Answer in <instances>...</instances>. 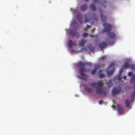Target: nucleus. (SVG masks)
Instances as JSON below:
<instances>
[{
    "label": "nucleus",
    "instance_id": "obj_10",
    "mask_svg": "<svg viewBox=\"0 0 135 135\" xmlns=\"http://www.w3.org/2000/svg\"><path fill=\"white\" fill-rule=\"evenodd\" d=\"M88 8V6L87 4H84L80 7V9L81 11H86Z\"/></svg>",
    "mask_w": 135,
    "mask_h": 135
},
{
    "label": "nucleus",
    "instance_id": "obj_11",
    "mask_svg": "<svg viewBox=\"0 0 135 135\" xmlns=\"http://www.w3.org/2000/svg\"><path fill=\"white\" fill-rule=\"evenodd\" d=\"M99 9L100 12V16L103 22H105L106 21V17L104 15L102 14V11L101 10V8H100Z\"/></svg>",
    "mask_w": 135,
    "mask_h": 135
},
{
    "label": "nucleus",
    "instance_id": "obj_5",
    "mask_svg": "<svg viewBox=\"0 0 135 135\" xmlns=\"http://www.w3.org/2000/svg\"><path fill=\"white\" fill-rule=\"evenodd\" d=\"M121 88L120 86L114 88L112 91L113 95H115L120 93L121 92Z\"/></svg>",
    "mask_w": 135,
    "mask_h": 135
},
{
    "label": "nucleus",
    "instance_id": "obj_40",
    "mask_svg": "<svg viewBox=\"0 0 135 135\" xmlns=\"http://www.w3.org/2000/svg\"><path fill=\"white\" fill-rule=\"evenodd\" d=\"M93 35H91V37H93Z\"/></svg>",
    "mask_w": 135,
    "mask_h": 135
},
{
    "label": "nucleus",
    "instance_id": "obj_22",
    "mask_svg": "<svg viewBox=\"0 0 135 135\" xmlns=\"http://www.w3.org/2000/svg\"><path fill=\"white\" fill-rule=\"evenodd\" d=\"M107 86L109 88L112 86V81L111 80H110L108 82H107Z\"/></svg>",
    "mask_w": 135,
    "mask_h": 135
},
{
    "label": "nucleus",
    "instance_id": "obj_32",
    "mask_svg": "<svg viewBox=\"0 0 135 135\" xmlns=\"http://www.w3.org/2000/svg\"><path fill=\"white\" fill-rule=\"evenodd\" d=\"M86 50L85 47H84L81 50V51L82 52H85V51Z\"/></svg>",
    "mask_w": 135,
    "mask_h": 135
},
{
    "label": "nucleus",
    "instance_id": "obj_19",
    "mask_svg": "<svg viewBox=\"0 0 135 135\" xmlns=\"http://www.w3.org/2000/svg\"><path fill=\"white\" fill-rule=\"evenodd\" d=\"M115 65L113 63H110L108 67V69H112V70H114V69Z\"/></svg>",
    "mask_w": 135,
    "mask_h": 135
},
{
    "label": "nucleus",
    "instance_id": "obj_26",
    "mask_svg": "<svg viewBox=\"0 0 135 135\" xmlns=\"http://www.w3.org/2000/svg\"><path fill=\"white\" fill-rule=\"evenodd\" d=\"M135 97V92H134V91L133 93L132 94L131 97V98L132 99V98H133L134 97Z\"/></svg>",
    "mask_w": 135,
    "mask_h": 135
},
{
    "label": "nucleus",
    "instance_id": "obj_29",
    "mask_svg": "<svg viewBox=\"0 0 135 135\" xmlns=\"http://www.w3.org/2000/svg\"><path fill=\"white\" fill-rule=\"evenodd\" d=\"M93 2L95 4H97L98 3H99V2L98 0H93Z\"/></svg>",
    "mask_w": 135,
    "mask_h": 135
},
{
    "label": "nucleus",
    "instance_id": "obj_4",
    "mask_svg": "<svg viewBox=\"0 0 135 135\" xmlns=\"http://www.w3.org/2000/svg\"><path fill=\"white\" fill-rule=\"evenodd\" d=\"M104 26V29L103 31L104 32H107L110 31L112 29V25L106 23H104L103 24Z\"/></svg>",
    "mask_w": 135,
    "mask_h": 135
},
{
    "label": "nucleus",
    "instance_id": "obj_25",
    "mask_svg": "<svg viewBox=\"0 0 135 135\" xmlns=\"http://www.w3.org/2000/svg\"><path fill=\"white\" fill-rule=\"evenodd\" d=\"M114 70H111L109 71L108 73V75L109 76H110L112 75L114 72Z\"/></svg>",
    "mask_w": 135,
    "mask_h": 135
},
{
    "label": "nucleus",
    "instance_id": "obj_28",
    "mask_svg": "<svg viewBox=\"0 0 135 135\" xmlns=\"http://www.w3.org/2000/svg\"><path fill=\"white\" fill-rule=\"evenodd\" d=\"M88 33L86 32H84L83 33V37H86L88 35Z\"/></svg>",
    "mask_w": 135,
    "mask_h": 135
},
{
    "label": "nucleus",
    "instance_id": "obj_30",
    "mask_svg": "<svg viewBox=\"0 0 135 135\" xmlns=\"http://www.w3.org/2000/svg\"><path fill=\"white\" fill-rule=\"evenodd\" d=\"M133 74V73L131 72H129L128 74V75L129 76H131Z\"/></svg>",
    "mask_w": 135,
    "mask_h": 135
},
{
    "label": "nucleus",
    "instance_id": "obj_21",
    "mask_svg": "<svg viewBox=\"0 0 135 135\" xmlns=\"http://www.w3.org/2000/svg\"><path fill=\"white\" fill-rule=\"evenodd\" d=\"M87 92L90 93L93 91V90L88 87H86L84 89Z\"/></svg>",
    "mask_w": 135,
    "mask_h": 135
},
{
    "label": "nucleus",
    "instance_id": "obj_37",
    "mask_svg": "<svg viewBox=\"0 0 135 135\" xmlns=\"http://www.w3.org/2000/svg\"><path fill=\"white\" fill-rule=\"evenodd\" d=\"M134 92H135V85H134Z\"/></svg>",
    "mask_w": 135,
    "mask_h": 135
},
{
    "label": "nucleus",
    "instance_id": "obj_13",
    "mask_svg": "<svg viewBox=\"0 0 135 135\" xmlns=\"http://www.w3.org/2000/svg\"><path fill=\"white\" fill-rule=\"evenodd\" d=\"M98 76L101 79L105 77V74L103 70H100L99 71Z\"/></svg>",
    "mask_w": 135,
    "mask_h": 135
},
{
    "label": "nucleus",
    "instance_id": "obj_41",
    "mask_svg": "<svg viewBox=\"0 0 135 135\" xmlns=\"http://www.w3.org/2000/svg\"><path fill=\"white\" fill-rule=\"evenodd\" d=\"M103 8H104V6H103Z\"/></svg>",
    "mask_w": 135,
    "mask_h": 135
},
{
    "label": "nucleus",
    "instance_id": "obj_34",
    "mask_svg": "<svg viewBox=\"0 0 135 135\" xmlns=\"http://www.w3.org/2000/svg\"><path fill=\"white\" fill-rule=\"evenodd\" d=\"M98 102L99 104H102L103 102V101L102 100H100L98 101Z\"/></svg>",
    "mask_w": 135,
    "mask_h": 135
},
{
    "label": "nucleus",
    "instance_id": "obj_2",
    "mask_svg": "<svg viewBox=\"0 0 135 135\" xmlns=\"http://www.w3.org/2000/svg\"><path fill=\"white\" fill-rule=\"evenodd\" d=\"M107 35L108 37L106 39V41L110 44H113L116 38V35L113 32L109 31L107 32Z\"/></svg>",
    "mask_w": 135,
    "mask_h": 135
},
{
    "label": "nucleus",
    "instance_id": "obj_14",
    "mask_svg": "<svg viewBox=\"0 0 135 135\" xmlns=\"http://www.w3.org/2000/svg\"><path fill=\"white\" fill-rule=\"evenodd\" d=\"M107 43L105 42H101L100 45V47L101 49H103L106 47L107 46Z\"/></svg>",
    "mask_w": 135,
    "mask_h": 135
},
{
    "label": "nucleus",
    "instance_id": "obj_8",
    "mask_svg": "<svg viewBox=\"0 0 135 135\" xmlns=\"http://www.w3.org/2000/svg\"><path fill=\"white\" fill-rule=\"evenodd\" d=\"M124 107H123L122 105H119L117 106V108L119 113L120 114H122L124 113Z\"/></svg>",
    "mask_w": 135,
    "mask_h": 135
},
{
    "label": "nucleus",
    "instance_id": "obj_7",
    "mask_svg": "<svg viewBox=\"0 0 135 135\" xmlns=\"http://www.w3.org/2000/svg\"><path fill=\"white\" fill-rule=\"evenodd\" d=\"M69 33L70 35L72 36H75L77 37H79L80 36L79 34L77 32V31L75 29L70 30L69 31Z\"/></svg>",
    "mask_w": 135,
    "mask_h": 135
},
{
    "label": "nucleus",
    "instance_id": "obj_23",
    "mask_svg": "<svg viewBox=\"0 0 135 135\" xmlns=\"http://www.w3.org/2000/svg\"><path fill=\"white\" fill-rule=\"evenodd\" d=\"M92 19L95 21H97L98 20V17L96 16L95 13L93 14L92 15Z\"/></svg>",
    "mask_w": 135,
    "mask_h": 135
},
{
    "label": "nucleus",
    "instance_id": "obj_38",
    "mask_svg": "<svg viewBox=\"0 0 135 135\" xmlns=\"http://www.w3.org/2000/svg\"><path fill=\"white\" fill-rule=\"evenodd\" d=\"M84 30L85 31H86V29L85 28H84Z\"/></svg>",
    "mask_w": 135,
    "mask_h": 135
},
{
    "label": "nucleus",
    "instance_id": "obj_27",
    "mask_svg": "<svg viewBox=\"0 0 135 135\" xmlns=\"http://www.w3.org/2000/svg\"><path fill=\"white\" fill-rule=\"evenodd\" d=\"M89 21V19H88L87 17H86L85 19L84 22L85 23H86Z\"/></svg>",
    "mask_w": 135,
    "mask_h": 135
},
{
    "label": "nucleus",
    "instance_id": "obj_17",
    "mask_svg": "<svg viewBox=\"0 0 135 135\" xmlns=\"http://www.w3.org/2000/svg\"><path fill=\"white\" fill-rule=\"evenodd\" d=\"M75 43L72 41L71 40H70L68 43V45L69 47H71L73 45H75Z\"/></svg>",
    "mask_w": 135,
    "mask_h": 135
},
{
    "label": "nucleus",
    "instance_id": "obj_36",
    "mask_svg": "<svg viewBox=\"0 0 135 135\" xmlns=\"http://www.w3.org/2000/svg\"><path fill=\"white\" fill-rule=\"evenodd\" d=\"M126 77L127 76H124L123 77V78L125 79H126Z\"/></svg>",
    "mask_w": 135,
    "mask_h": 135
},
{
    "label": "nucleus",
    "instance_id": "obj_18",
    "mask_svg": "<svg viewBox=\"0 0 135 135\" xmlns=\"http://www.w3.org/2000/svg\"><path fill=\"white\" fill-rule=\"evenodd\" d=\"M125 104L126 107H129L130 105V102L128 99H127L125 102Z\"/></svg>",
    "mask_w": 135,
    "mask_h": 135
},
{
    "label": "nucleus",
    "instance_id": "obj_15",
    "mask_svg": "<svg viewBox=\"0 0 135 135\" xmlns=\"http://www.w3.org/2000/svg\"><path fill=\"white\" fill-rule=\"evenodd\" d=\"M89 8L90 9L93 11H95L96 9V8L95 4L92 3L90 6Z\"/></svg>",
    "mask_w": 135,
    "mask_h": 135
},
{
    "label": "nucleus",
    "instance_id": "obj_9",
    "mask_svg": "<svg viewBox=\"0 0 135 135\" xmlns=\"http://www.w3.org/2000/svg\"><path fill=\"white\" fill-rule=\"evenodd\" d=\"M95 67L94 70H92L90 72V74L93 75H95L97 73V70L100 68V66L98 65H94Z\"/></svg>",
    "mask_w": 135,
    "mask_h": 135
},
{
    "label": "nucleus",
    "instance_id": "obj_39",
    "mask_svg": "<svg viewBox=\"0 0 135 135\" xmlns=\"http://www.w3.org/2000/svg\"><path fill=\"white\" fill-rule=\"evenodd\" d=\"M85 0L86 1H89V0Z\"/></svg>",
    "mask_w": 135,
    "mask_h": 135
},
{
    "label": "nucleus",
    "instance_id": "obj_33",
    "mask_svg": "<svg viewBox=\"0 0 135 135\" xmlns=\"http://www.w3.org/2000/svg\"><path fill=\"white\" fill-rule=\"evenodd\" d=\"M86 65H89V66H91V63H86Z\"/></svg>",
    "mask_w": 135,
    "mask_h": 135
},
{
    "label": "nucleus",
    "instance_id": "obj_20",
    "mask_svg": "<svg viewBox=\"0 0 135 135\" xmlns=\"http://www.w3.org/2000/svg\"><path fill=\"white\" fill-rule=\"evenodd\" d=\"M88 47L90 50L91 51H93L94 49V47H93L91 44H89L88 46Z\"/></svg>",
    "mask_w": 135,
    "mask_h": 135
},
{
    "label": "nucleus",
    "instance_id": "obj_6",
    "mask_svg": "<svg viewBox=\"0 0 135 135\" xmlns=\"http://www.w3.org/2000/svg\"><path fill=\"white\" fill-rule=\"evenodd\" d=\"M123 69H128L130 68L132 69H134V66L133 65H130V63L128 62H126L122 66Z\"/></svg>",
    "mask_w": 135,
    "mask_h": 135
},
{
    "label": "nucleus",
    "instance_id": "obj_12",
    "mask_svg": "<svg viewBox=\"0 0 135 135\" xmlns=\"http://www.w3.org/2000/svg\"><path fill=\"white\" fill-rule=\"evenodd\" d=\"M86 42V39H82L80 41L79 45L80 46L84 47Z\"/></svg>",
    "mask_w": 135,
    "mask_h": 135
},
{
    "label": "nucleus",
    "instance_id": "obj_35",
    "mask_svg": "<svg viewBox=\"0 0 135 135\" xmlns=\"http://www.w3.org/2000/svg\"><path fill=\"white\" fill-rule=\"evenodd\" d=\"M86 27L87 28H90V26L89 25H87V26H86Z\"/></svg>",
    "mask_w": 135,
    "mask_h": 135
},
{
    "label": "nucleus",
    "instance_id": "obj_24",
    "mask_svg": "<svg viewBox=\"0 0 135 135\" xmlns=\"http://www.w3.org/2000/svg\"><path fill=\"white\" fill-rule=\"evenodd\" d=\"M131 83H133L135 81V74L133 75L132 78L130 80Z\"/></svg>",
    "mask_w": 135,
    "mask_h": 135
},
{
    "label": "nucleus",
    "instance_id": "obj_1",
    "mask_svg": "<svg viewBox=\"0 0 135 135\" xmlns=\"http://www.w3.org/2000/svg\"><path fill=\"white\" fill-rule=\"evenodd\" d=\"M103 84V82L100 81V82L91 83L90 85L92 87L95 88L96 93L97 94L99 95H102L103 96H105L107 95L108 91L105 88L102 87Z\"/></svg>",
    "mask_w": 135,
    "mask_h": 135
},
{
    "label": "nucleus",
    "instance_id": "obj_31",
    "mask_svg": "<svg viewBox=\"0 0 135 135\" xmlns=\"http://www.w3.org/2000/svg\"><path fill=\"white\" fill-rule=\"evenodd\" d=\"M124 69H123V68H122V67L120 70V73H119L120 75V74H121V73H123Z\"/></svg>",
    "mask_w": 135,
    "mask_h": 135
},
{
    "label": "nucleus",
    "instance_id": "obj_3",
    "mask_svg": "<svg viewBox=\"0 0 135 135\" xmlns=\"http://www.w3.org/2000/svg\"><path fill=\"white\" fill-rule=\"evenodd\" d=\"M78 66L79 69H78L80 75L78 76L79 78L84 79L85 76L84 73L85 71V64L83 62H80L78 63Z\"/></svg>",
    "mask_w": 135,
    "mask_h": 135
},
{
    "label": "nucleus",
    "instance_id": "obj_16",
    "mask_svg": "<svg viewBox=\"0 0 135 135\" xmlns=\"http://www.w3.org/2000/svg\"><path fill=\"white\" fill-rule=\"evenodd\" d=\"M77 19L79 20L81 24L82 23V20L81 15L80 13H78L76 15Z\"/></svg>",
    "mask_w": 135,
    "mask_h": 135
}]
</instances>
